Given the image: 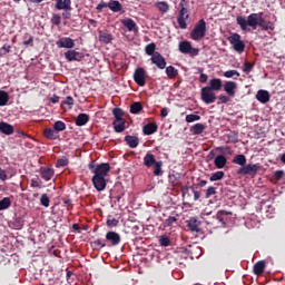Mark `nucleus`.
Masks as SVG:
<instances>
[{
	"label": "nucleus",
	"instance_id": "nucleus-1",
	"mask_svg": "<svg viewBox=\"0 0 285 285\" xmlns=\"http://www.w3.org/2000/svg\"><path fill=\"white\" fill-rule=\"evenodd\" d=\"M262 14H264V12L252 13L247 18L244 16H238L236 18V23L239 26L240 30H243L244 32L248 30V27L253 28V30H257V27L262 28L266 23Z\"/></svg>",
	"mask_w": 285,
	"mask_h": 285
},
{
	"label": "nucleus",
	"instance_id": "nucleus-2",
	"mask_svg": "<svg viewBox=\"0 0 285 285\" xmlns=\"http://www.w3.org/2000/svg\"><path fill=\"white\" fill-rule=\"evenodd\" d=\"M108 173H110V164L108 163L97 165L94 169V177L91 178V181L98 193L106 190V177L108 176Z\"/></svg>",
	"mask_w": 285,
	"mask_h": 285
},
{
	"label": "nucleus",
	"instance_id": "nucleus-3",
	"mask_svg": "<svg viewBox=\"0 0 285 285\" xmlns=\"http://www.w3.org/2000/svg\"><path fill=\"white\" fill-rule=\"evenodd\" d=\"M189 2L187 0H180L179 2V13H178V26L179 28H181V30H186L188 28V24L186 23V21H188V19L190 18V10H188L189 8Z\"/></svg>",
	"mask_w": 285,
	"mask_h": 285
},
{
	"label": "nucleus",
	"instance_id": "nucleus-4",
	"mask_svg": "<svg viewBox=\"0 0 285 285\" xmlns=\"http://www.w3.org/2000/svg\"><path fill=\"white\" fill-rule=\"evenodd\" d=\"M206 37V20L200 19L190 32V38L194 41H200Z\"/></svg>",
	"mask_w": 285,
	"mask_h": 285
},
{
	"label": "nucleus",
	"instance_id": "nucleus-5",
	"mask_svg": "<svg viewBox=\"0 0 285 285\" xmlns=\"http://www.w3.org/2000/svg\"><path fill=\"white\" fill-rule=\"evenodd\" d=\"M228 41L233 46V48L236 52H238L239 55H242V52H244L246 45L244 43V41H242V36H239V33H233L228 38Z\"/></svg>",
	"mask_w": 285,
	"mask_h": 285
},
{
	"label": "nucleus",
	"instance_id": "nucleus-6",
	"mask_svg": "<svg viewBox=\"0 0 285 285\" xmlns=\"http://www.w3.org/2000/svg\"><path fill=\"white\" fill-rule=\"evenodd\" d=\"M200 97L202 101L207 105L215 104V101H217V96L215 95V91H213V89L208 87H203L200 89Z\"/></svg>",
	"mask_w": 285,
	"mask_h": 285
},
{
	"label": "nucleus",
	"instance_id": "nucleus-7",
	"mask_svg": "<svg viewBox=\"0 0 285 285\" xmlns=\"http://www.w3.org/2000/svg\"><path fill=\"white\" fill-rule=\"evenodd\" d=\"M222 212H217L216 216L205 220V224L212 228H226V220L222 217Z\"/></svg>",
	"mask_w": 285,
	"mask_h": 285
},
{
	"label": "nucleus",
	"instance_id": "nucleus-8",
	"mask_svg": "<svg viewBox=\"0 0 285 285\" xmlns=\"http://www.w3.org/2000/svg\"><path fill=\"white\" fill-rule=\"evenodd\" d=\"M178 50L183 55H191V57H197V55H199V49L193 48V45L186 40L179 42Z\"/></svg>",
	"mask_w": 285,
	"mask_h": 285
},
{
	"label": "nucleus",
	"instance_id": "nucleus-9",
	"mask_svg": "<svg viewBox=\"0 0 285 285\" xmlns=\"http://www.w3.org/2000/svg\"><path fill=\"white\" fill-rule=\"evenodd\" d=\"M257 173H259V165L257 164H245L237 170V175H249L250 177H255Z\"/></svg>",
	"mask_w": 285,
	"mask_h": 285
},
{
	"label": "nucleus",
	"instance_id": "nucleus-10",
	"mask_svg": "<svg viewBox=\"0 0 285 285\" xmlns=\"http://www.w3.org/2000/svg\"><path fill=\"white\" fill-rule=\"evenodd\" d=\"M85 57L83 52H79L77 50H68L65 52V58L69 62L81 61Z\"/></svg>",
	"mask_w": 285,
	"mask_h": 285
},
{
	"label": "nucleus",
	"instance_id": "nucleus-11",
	"mask_svg": "<svg viewBox=\"0 0 285 285\" xmlns=\"http://www.w3.org/2000/svg\"><path fill=\"white\" fill-rule=\"evenodd\" d=\"M134 80L137 86H146V70L144 68H137L134 72Z\"/></svg>",
	"mask_w": 285,
	"mask_h": 285
},
{
	"label": "nucleus",
	"instance_id": "nucleus-12",
	"mask_svg": "<svg viewBox=\"0 0 285 285\" xmlns=\"http://www.w3.org/2000/svg\"><path fill=\"white\" fill-rule=\"evenodd\" d=\"M150 61L157 66L159 70H164V68H166V58H164L159 52H155L154 56H151Z\"/></svg>",
	"mask_w": 285,
	"mask_h": 285
},
{
	"label": "nucleus",
	"instance_id": "nucleus-13",
	"mask_svg": "<svg viewBox=\"0 0 285 285\" xmlns=\"http://www.w3.org/2000/svg\"><path fill=\"white\" fill-rule=\"evenodd\" d=\"M56 45L59 48H67L68 50H72V48H75V40H72V38L69 37H65V38H60Z\"/></svg>",
	"mask_w": 285,
	"mask_h": 285
},
{
	"label": "nucleus",
	"instance_id": "nucleus-14",
	"mask_svg": "<svg viewBox=\"0 0 285 285\" xmlns=\"http://www.w3.org/2000/svg\"><path fill=\"white\" fill-rule=\"evenodd\" d=\"M106 240L111 243V246H119L121 236L116 232H108L106 234Z\"/></svg>",
	"mask_w": 285,
	"mask_h": 285
},
{
	"label": "nucleus",
	"instance_id": "nucleus-15",
	"mask_svg": "<svg viewBox=\"0 0 285 285\" xmlns=\"http://www.w3.org/2000/svg\"><path fill=\"white\" fill-rule=\"evenodd\" d=\"M56 10H72V0H56Z\"/></svg>",
	"mask_w": 285,
	"mask_h": 285
},
{
	"label": "nucleus",
	"instance_id": "nucleus-16",
	"mask_svg": "<svg viewBox=\"0 0 285 285\" xmlns=\"http://www.w3.org/2000/svg\"><path fill=\"white\" fill-rule=\"evenodd\" d=\"M256 99L261 104H268L271 101V94L267 90L261 89L256 94Z\"/></svg>",
	"mask_w": 285,
	"mask_h": 285
},
{
	"label": "nucleus",
	"instance_id": "nucleus-17",
	"mask_svg": "<svg viewBox=\"0 0 285 285\" xmlns=\"http://www.w3.org/2000/svg\"><path fill=\"white\" fill-rule=\"evenodd\" d=\"M224 90L226 91V95H228L229 97H235V90H237V82L235 81L225 82Z\"/></svg>",
	"mask_w": 285,
	"mask_h": 285
},
{
	"label": "nucleus",
	"instance_id": "nucleus-18",
	"mask_svg": "<svg viewBox=\"0 0 285 285\" xmlns=\"http://www.w3.org/2000/svg\"><path fill=\"white\" fill-rule=\"evenodd\" d=\"M125 141L129 148H137L139 146V138L137 136L127 135Z\"/></svg>",
	"mask_w": 285,
	"mask_h": 285
},
{
	"label": "nucleus",
	"instance_id": "nucleus-19",
	"mask_svg": "<svg viewBox=\"0 0 285 285\" xmlns=\"http://www.w3.org/2000/svg\"><path fill=\"white\" fill-rule=\"evenodd\" d=\"M40 177L41 179H45V181H50V179L55 177V169L52 168L41 169Z\"/></svg>",
	"mask_w": 285,
	"mask_h": 285
},
{
	"label": "nucleus",
	"instance_id": "nucleus-20",
	"mask_svg": "<svg viewBox=\"0 0 285 285\" xmlns=\"http://www.w3.org/2000/svg\"><path fill=\"white\" fill-rule=\"evenodd\" d=\"M0 132H2V135H12L14 127L8 122H0Z\"/></svg>",
	"mask_w": 285,
	"mask_h": 285
},
{
	"label": "nucleus",
	"instance_id": "nucleus-21",
	"mask_svg": "<svg viewBox=\"0 0 285 285\" xmlns=\"http://www.w3.org/2000/svg\"><path fill=\"white\" fill-rule=\"evenodd\" d=\"M155 8L159 10L163 14H166L170 10V4L166 1H157L155 2Z\"/></svg>",
	"mask_w": 285,
	"mask_h": 285
},
{
	"label": "nucleus",
	"instance_id": "nucleus-22",
	"mask_svg": "<svg viewBox=\"0 0 285 285\" xmlns=\"http://www.w3.org/2000/svg\"><path fill=\"white\" fill-rule=\"evenodd\" d=\"M100 43H110L112 41V33H108L107 31H99L98 37Z\"/></svg>",
	"mask_w": 285,
	"mask_h": 285
},
{
	"label": "nucleus",
	"instance_id": "nucleus-23",
	"mask_svg": "<svg viewBox=\"0 0 285 285\" xmlns=\"http://www.w3.org/2000/svg\"><path fill=\"white\" fill-rule=\"evenodd\" d=\"M207 88H210V90L218 92V90H222V79L219 78L212 79Z\"/></svg>",
	"mask_w": 285,
	"mask_h": 285
},
{
	"label": "nucleus",
	"instance_id": "nucleus-24",
	"mask_svg": "<svg viewBox=\"0 0 285 285\" xmlns=\"http://www.w3.org/2000/svg\"><path fill=\"white\" fill-rule=\"evenodd\" d=\"M115 132H124L126 130V119L114 120Z\"/></svg>",
	"mask_w": 285,
	"mask_h": 285
},
{
	"label": "nucleus",
	"instance_id": "nucleus-25",
	"mask_svg": "<svg viewBox=\"0 0 285 285\" xmlns=\"http://www.w3.org/2000/svg\"><path fill=\"white\" fill-rule=\"evenodd\" d=\"M187 226L191 233H199V220L193 217L187 222Z\"/></svg>",
	"mask_w": 285,
	"mask_h": 285
},
{
	"label": "nucleus",
	"instance_id": "nucleus-26",
	"mask_svg": "<svg viewBox=\"0 0 285 285\" xmlns=\"http://www.w3.org/2000/svg\"><path fill=\"white\" fill-rule=\"evenodd\" d=\"M156 130H157L156 122H149V124L145 125L142 128L144 135H155Z\"/></svg>",
	"mask_w": 285,
	"mask_h": 285
},
{
	"label": "nucleus",
	"instance_id": "nucleus-27",
	"mask_svg": "<svg viewBox=\"0 0 285 285\" xmlns=\"http://www.w3.org/2000/svg\"><path fill=\"white\" fill-rule=\"evenodd\" d=\"M90 121V116L87 114H79L76 118V126H86Z\"/></svg>",
	"mask_w": 285,
	"mask_h": 285
},
{
	"label": "nucleus",
	"instance_id": "nucleus-28",
	"mask_svg": "<svg viewBox=\"0 0 285 285\" xmlns=\"http://www.w3.org/2000/svg\"><path fill=\"white\" fill-rule=\"evenodd\" d=\"M156 163H157V160L155 159V155H153V154H146V156L144 157V165L147 168L155 166Z\"/></svg>",
	"mask_w": 285,
	"mask_h": 285
},
{
	"label": "nucleus",
	"instance_id": "nucleus-29",
	"mask_svg": "<svg viewBox=\"0 0 285 285\" xmlns=\"http://www.w3.org/2000/svg\"><path fill=\"white\" fill-rule=\"evenodd\" d=\"M204 130H206V125L200 124V122L190 127V132L193 135H202V132H204Z\"/></svg>",
	"mask_w": 285,
	"mask_h": 285
},
{
	"label": "nucleus",
	"instance_id": "nucleus-30",
	"mask_svg": "<svg viewBox=\"0 0 285 285\" xmlns=\"http://www.w3.org/2000/svg\"><path fill=\"white\" fill-rule=\"evenodd\" d=\"M226 161H227L226 156L224 155H218L214 159V164L216 168H224L226 166Z\"/></svg>",
	"mask_w": 285,
	"mask_h": 285
},
{
	"label": "nucleus",
	"instance_id": "nucleus-31",
	"mask_svg": "<svg viewBox=\"0 0 285 285\" xmlns=\"http://www.w3.org/2000/svg\"><path fill=\"white\" fill-rule=\"evenodd\" d=\"M264 268H266V262L259 261L254 265L255 275H262L264 273Z\"/></svg>",
	"mask_w": 285,
	"mask_h": 285
},
{
	"label": "nucleus",
	"instance_id": "nucleus-32",
	"mask_svg": "<svg viewBox=\"0 0 285 285\" xmlns=\"http://www.w3.org/2000/svg\"><path fill=\"white\" fill-rule=\"evenodd\" d=\"M45 137H47V139H59V132L52 128H48L45 130Z\"/></svg>",
	"mask_w": 285,
	"mask_h": 285
},
{
	"label": "nucleus",
	"instance_id": "nucleus-33",
	"mask_svg": "<svg viewBox=\"0 0 285 285\" xmlns=\"http://www.w3.org/2000/svg\"><path fill=\"white\" fill-rule=\"evenodd\" d=\"M108 8H109V10H112V12H121V9H122L120 2L117 0H111L108 3Z\"/></svg>",
	"mask_w": 285,
	"mask_h": 285
},
{
	"label": "nucleus",
	"instance_id": "nucleus-34",
	"mask_svg": "<svg viewBox=\"0 0 285 285\" xmlns=\"http://www.w3.org/2000/svg\"><path fill=\"white\" fill-rule=\"evenodd\" d=\"M122 26L125 28H127V30L129 32H132V30H135V28H137V23H135V20H132V19H125V20H122Z\"/></svg>",
	"mask_w": 285,
	"mask_h": 285
},
{
	"label": "nucleus",
	"instance_id": "nucleus-35",
	"mask_svg": "<svg viewBox=\"0 0 285 285\" xmlns=\"http://www.w3.org/2000/svg\"><path fill=\"white\" fill-rule=\"evenodd\" d=\"M166 75L169 79H175L179 75V70L175 69V67L169 66L166 68Z\"/></svg>",
	"mask_w": 285,
	"mask_h": 285
},
{
	"label": "nucleus",
	"instance_id": "nucleus-36",
	"mask_svg": "<svg viewBox=\"0 0 285 285\" xmlns=\"http://www.w3.org/2000/svg\"><path fill=\"white\" fill-rule=\"evenodd\" d=\"M155 169H154V175L155 177H161L164 175V170H161V166H164V161L159 160L155 163Z\"/></svg>",
	"mask_w": 285,
	"mask_h": 285
},
{
	"label": "nucleus",
	"instance_id": "nucleus-37",
	"mask_svg": "<svg viewBox=\"0 0 285 285\" xmlns=\"http://www.w3.org/2000/svg\"><path fill=\"white\" fill-rule=\"evenodd\" d=\"M233 164H237V166H240V168H244L246 164V156L244 155H237L233 159Z\"/></svg>",
	"mask_w": 285,
	"mask_h": 285
},
{
	"label": "nucleus",
	"instance_id": "nucleus-38",
	"mask_svg": "<svg viewBox=\"0 0 285 285\" xmlns=\"http://www.w3.org/2000/svg\"><path fill=\"white\" fill-rule=\"evenodd\" d=\"M10 95L7 91L0 90V106H8Z\"/></svg>",
	"mask_w": 285,
	"mask_h": 285
},
{
	"label": "nucleus",
	"instance_id": "nucleus-39",
	"mask_svg": "<svg viewBox=\"0 0 285 285\" xmlns=\"http://www.w3.org/2000/svg\"><path fill=\"white\" fill-rule=\"evenodd\" d=\"M155 50H157V45H155L154 42H151V43H149L145 47V52L149 57H153V56H155V52H158V51H155Z\"/></svg>",
	"mask_w": 285,
	"mask_h": 285
},
{
	"label": "nucleus",
	"instance_id": "nucleus-40",
	"mask_svg": "<svg viewBox=\"0 0 285 285\" xmlns=\"http://www.w3.org/2000/svg\"><path fill=\"white\" fill-rule=\"evenodd\" d=\"M141 110H144L141 102H134L130 107V112L132 115H138V112H141Z\"/></svg>",
	"mask_w": 285,
	"mask_h": 285
},
{
	"label": "nucleus",
	"instance_id": "nucleus-41",
	"mask_svg": "<svg viewBox=\"0 0 285 285\" xmlns=\"http://www.w3.org/2000/svg\"><path fill=\"white\" fill-rule=\"evenodd\" d=\"M53 129L57 132H63V130H66V122H63L61 120L56 121L53 125Z\"/></svg>",
	"mask_w": 285,
	"mask_h": 285
},
{
	"label": "nucleus",
	"instance_id": "nucleus-42",
	"mask_svg": "<svg viewBox=\"0 0 285 285\" xmlns=\"http://www.w3.org/2000/svg\"><path fill=\"white\" fill-rule=\"evenodd\" d=\"M199 119H202V116L197 114H190L186 116L185 121H187V124H193L194 121H199Z\"/></svg>",
	"mask_w": 285,
	"mask_h": 285
},
{
	"label": "nucleus",
	"instance_id": "nucleus-43",
	"mask_svg": "<svg viewBox=\"0 0 285 285\" xmlns=\"http://www.w3.org/2000/svg\"><path fill=\"white\" fill-rule=\"evenodd\" d=\"M224 179V171H216L209 177V181H219Z\"/></svg>",
	"mask_w": 285,
	"mask_h": 285
},
{
	"label": "nucleus",
	"instance_id": "nucleus-44",
	"mask_svg": "<svg viewBox=\"0 0 285 285\" xmlns=\"http://www.w3.org/2000/svg\"><path fill=\"white\" fill-rule=\"evenodd\" d=\"M9 206H12V202L8 197H4L0 200V210H7Z\"/></svg>",
	"mask_w": 285,
	"mask_h": 285
},
{
	"label": "nucleus",
	"instance_id": "nucleus-45",
	"mask_svg": "<svg viewBox=\"0 0 285 285\" xmlns=\"http://www.w3.org/2000/svg\"><path fill=\"white\" fill-rule=\"evenodd\" d=\"M112 115L115 117V120L125 119L124 118V110H121V108H115L112 110Z\"/></svg>",
	"mask_w": 285,
	"mask_h": 285
},
{
	"label": "nucleus",
	"instance_id": "nucleus-46",
	"mask_svg": "<svg viewBox=\"0 0 285 285\" xmlns=\"http://www.w3.org/2000/svg\"><path fill=\"white\" fill-rule=\"evenodd\" d=\"M40 204H41V206H45V208H48V206H50V198L48 197V194L41 195Z\"/></svg>",
	"mask_w": 285,
	"mask_h": 285
},
{
	"label": "nucleus",
	"instance_id": "nucleus-47",
	"mask_svg": "<svg viewBox=\"0 0 285 285\" xmlns=\"http://www.w3.org/2000/svg\"><path fill=\"white\" fill-rule=\"evenodd\" d=\"M216 194H217V188L210 186L206 189L205 197L206 199H210V197H213V195H216Z\"/></svg>",
	"mask_w": 285,
	"mask_h": 285
},
{
	"label": "nucleus",
	"instance_id": "nucleus-48",
	"mask_svg": "<svg viewBox=\"0 0 285 285\" xmlns=\"http://www.w3.org/2000/svg\"><path fill=\"white\" fill-rule=\"evenodd\" d=\"M177 222V217L175 216H169L165 222H164V226L165 228H168L170 226H173V224H176Z\"/></svg>",
	"mask_w": 285,
	"mask_h": 285
},
{
	"label": "nucleus",
	"instance_id": "nucleus-49",
	"mask_svg": "<svg viewBox=\"0 0 285 285\" xmlns=\"http://www.w3.org/2000/svg\"><path fill=\"white\" fill-rule=\"evenodd\" d=\"M118 225H119V220L116 219L115 217L109 216L107 218V226H109L110 228H114L115 226H118Z\"/></svg>",
	"mask_w": 285,
	"mask_h": 285
},
{
	"label": "nucleus",
	"instance_id": "nucleus-50",
	"mask_svg": "<svg viewBox=\"0 0 285 285\" xmlns=\"http://www.w3.org/2000/svg\"><path fill=\"white\" fill-rule=\"evenodd\" d=\"M51 23L53 26H61V14L53 13L51 18Z\"/></svg>",
	"mask_w": 285,
	"mask_h": 285
},
{
	"label": "nucleus",
	"instance_id": "nucleus-51",
	"mask_svg": "<svg viewBox=\"0 0 285 285\" xmlns=\"http://www.w3.org/2000/svg\"><path fill=\"white\" fill-rule=\"evenodd\" d=\"M224 77L227 79H233V77H239V73L237 70H228L224 72Z\"/></svg>",
	"mask_w": 285,
	"mask_h": 285
},
{
	"label": "nucleus",
	"instance_id": "nucleus-52",
	"mask_svg": "<svg viewBox=\"0 0 285 285\" xmlns=\"http://www.w3.org/2000/svg\"><path fill=\"white\" fill-rule=\"evenodd\" d=\"M12 228H14V230H21L23 228V220L21 219H16L12 223Z\"/></svg>",
	"mask_w": 285,
	"mask_h": 285
},
{
	"label": "nucleus",
	"instance_id": "nucleus-53",
	"mask_svg": "<svg viewBox=\"0 0 285 285\" xmlns=\"http://www.w3.org/2000/svg\"><path fill=\"white\" fill-rule=\"evenodd\" d=\"M160 246H170V238L168 236H160L159 238Z\"/></svg>",
	"mask_w": 285,
	"mask_h": 285
},
{
	"label": "nucleus",
	"instance_id": "nucleus-54",
	"mask_svg": "<svg viewBox=\"0 0 285 285\" xmlns=\"http://www.w3.org/2000/svg\"><path fill=\"white\" fill-rule=\"evenodd\" d=\"M62 106H75V99L71 96L65 98L61 102Z\"/></svg>",
	"mask_w": 285,
	"mask_h": 285
},
{
	"label": "nucleus",
	"instance_id": "nucleus-55",
	"mask_svg": "<svg viewBox=\"0 0 285 285\" xmlns=\"http://www.w3.org/2000/svg\"><path fill=\"white\" fill-rule=\"evenodd\" d=\"M228 141L232 144H237V134L235 131H232L227 135Z\"/></svg>",
	"mask_w": 285,
	"mask_h": 285
},
{
	"label": "nucleus",
	"instance_id": "nucleus-56",
	"mask_svg": "<svg viewBox=\"0 0 285 285\" xmlns=\"http://www.w3.org/2000/svg\"><path fill=\"white\" fill-rule=\"evenodd\" d=\"M68 164V159L67 158H60L57 160V168H63L66 167V165Z\"/></svg>",
	"mask_w": 285,
	"mask_h": 285
},
{
	"label": "nucleus",
	"instance_id": "nucleus-57",
	"mask_svg": "<svg viewBox=\"0 0 285 285\" xmlns=\"http://www.w3.org/2000/svg\"><path fill=\"white\" fill-rule=\"evenodd\" d=\"M11 48H12V47H11L10 45H8V43L3 45L2 48L0 49L1 55H8V53H10Z\"/></svg>",
	"mask_w": 285,
	"mask_h": 285
},
{
	"label": "nucleus",
	"instance_id": "nucleus-58",
	"mask_svg": "<svg viewBox=\"0 0 285 285\" xmlns=\"http://www.w3.org/2000/svg\"><path fill=\"white\" fill-rule=\"evenodd\" d=\"M250 70H253V63H250V62H245V63H244L243 72H246V73L248 75V72H250Z\"/></svg>",
	"mask_w": 285,
	"mask_h": 285
},
{
	"label": "nucleus",
	"instance_id": "nucleus-59",
	"mask_svg": "<svg viewBox=\"0 0 285 285\" xmlns=\"http://www.w3.org/2000/svg\"><path fill=\"white\" fill-rule=\"evenodd\" d=\"M218 99H219L220 104H228L230 101V98H228V96H226V95L218 96Z\"/></svg>",
	"mask_w": 285,
	"mask_h": 285
},
{
	"label": "nucleus",
	"instance_id": "nucleus-60",
	"mask_svg": "<svg viewBox=\"0 0 285 285\" xmlns=\"http://www.w3.org/2000/svg\"><path fill=\"white\" fill-rule=\"evenodd\" d=\"M262 30H275V27L273 26V22H268L267 24H263L262 27Z\"/></svg>",
	"mask_w": 285,
	"mask_h": 285
},
{
	"label": "nucleus",
	"instance_id": "nucleus-61",
	"mask_svg": "<svg viewBox=\"0 0 285 285\" xmlns=\"http://www.w3.org/2000/svg\"><path fill=\"white\" fill-rule=\"evenodd\" d=\"M8 179V174H6V170L0 167V180L6 181Z\"/></svg>",
	"mask_w": 285,
	"mask_h": 285
},
{
	"label": "nucleus",
	"instance_id": "nucleus-62",
	"mask_svg": "<svg viewBox=\"0 0 285 285\" xmlns=\"http://www.w3.org/2000/svg\"><path fill=\"white\" fill-rule=\"evenodd\" d=\"M274 177L277 180L282 179V177H284V171L283 170L275 171Z\"/></svg>",
	"mask_w": 285,
	"mask_h": 285
},
{
	"label": "nucleus",
	"instance_id": "nucleus-63",
	"mask_svg": "<svg viewBox=\"0 0 285 285\" xmlns=\"http://www.w3.org/2000/svg\"><path fill=\"white\" fill-rule=\"evenodd\" d=\"M71 11L72 10H65V12H62L63 19H70V17H72Z\"/></svg>",
	"mask_w": 285,
	"mask_h": 285
},
{
	"label": "nucleus",
	"instance_id": "nucleus-64",
	"mask_svg": "<svg viewBox=\"0 0 285 285\" xmlns=\"http://www.w3.org/2000/svg\"><path fill=\"white\" fill-rule=\"evenodd\" d=\"M95 246H100V248L106 247V243H104V240L101 239H97L94 242Z\"/></svg>",
	"mask_w": 285,
	"mask_h": 285
}]
</instances>
